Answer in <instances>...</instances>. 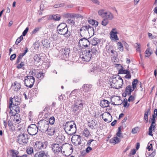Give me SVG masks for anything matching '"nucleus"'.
Listing matches in <instances>:
<instances>
[{
    "instance_id": "nucleus-32",
    "label": "nucleus",
    "mask_w": 157,
    "mask_h": 157,
    "mask_svg": "<svg viewBox=\"0 0 157 157\" xmlns=\"http://www.w3.org/2000/svg\"><path fill=\"white\" fill-rule=\"evenodd\" d=\"M74 103L83 105V101L81 98H77L74 100Z\"/></svg>"
},
{
    "instance_id": "nucleus-56",
    "label": "nucleus",
    "mask_w": 157,
    "mask_h": 157,
    "mask_svg": "<svg viewBox=\"0 0 157 157\" xmlns=\"http://www.w3.org/2000/svg\"><path fill=\"white\" fill-rule=\"evenodd\" d=\"M24 63L23 62H21L20 64H19L17 66V68L18 69L21 68L22 67L24 66Z\"/></svg>"
},
{
    "instance_id": "nucleus-37",
    "label": "nucleus",
    "mask_w": 157,
    "mask_h": 157,
    "mask_svg": "<svg viewBox=\"0 0 157 157\" xmlns=\"http://www.w3.org/2000/svg\"><path fill=\"white\" fill-rule=\"evenodd\" d=\"M82 133L83 136L85 137H88L90 134L89 131L87 128L84 129Z\"/></svg>"
},
{
    "instance_id": "nucleus-33",
    "label": "nucleus",
    "mask_w": 157,
    "mask_h": 157,
    "mask_svg": "<svg viewBox=\"0 0 157 157\" xmlns=\"http://www.w3.org/2000/svg\"><path fill=\"white\" fill-rule=\"evenodd\" d=\"M120 141L121 139L116 137H114L110 140V143L114 144H117L120 142Z\"/></svg>"
},
{
    "instance_id": "nucleus-6",
    "label": "nucleus",
    "mask_w": 157,
    "mask_h": 157,
    "mask_svg": "<svg viewBox=\"0 0 157 157\" xmlns=\"http://www.w3.org/2000/svg\"><path fill=\"white\" fill-rule=\"evenodd\" d=\"M24 82L25 86L31 88L33 86L35 82V78L32 76H26L25 77Z\"/></svg>"
},
{
    "instance_id": "nucleus-18",
    "label": "nucleus",
    "mask_w": 157,
    "mask_h": 157,
    "mask_svg": "<svg viewBox=\"0 0 157 157\" xmlns=\"http://www.w3.org/2000/svg\"><path fill=\"white\" fill-rule=\"evenodd\" d=\"M117 32L116 31V29H113L110 33V38L112 40L114 41H116L119 40V38L117 35Z\"/></svg>"
},
{
    "instance_id": "nucleus-44",
    "label": "nucleus",
    "mask_w": 157,
    "mask_h": 157,
    "mask_svg": "<svg viewBox=\"0 0 157 157\" xmlns=\"http://www.w3.org/2000/svg\"><path fill=\"white\" fill-rule=\"evenodd\" d=\"M26 152L28 154H31L33 152V148L31 147H28L26 149Z\"/></svg>"
},
{
    "instance_id": "nucleus-57",
    "label": "nucleus",
    "mask_w": 157,
    "mask_h": 157,
    "mask_svg": "<svg viewBox=\"0 0 157 157\" xmlns=\"http://www.w3.org/2000/svg\"><path fill=\"white\" fill-rule=\"evenodd\" d=\"M136 45H135V47L136 48V50L137 51H140V44L138 43H136Z\"/></svg>"
},
{
    "instance_id": "nucleus-25",
    "label": "nucleus",
    "mask_w": 157,
    "mask_h": 157,
    "mask_svg": "<svg viewBox=\"0 0 157 157\" xmlns=\"http://www.w3.org/2000/svg\"><path fill=\"white\" fill-rule=\"evenodd\" d=\"M109 102L107 100H103L101 101L100 102V105L101 107L103 108L108 107L109 105Z\"/></svg>"
},
{
    "instance_id": "nucleus-10",
    "label": "nucleus",
    "mask_w": 157,
    "mask_h": 157,
    "mask_svg": "<svg viewBox=\"0 0 157 157\" xmlns=\"http://www.w3.org/2000/svg\"><path fill=\"white\" fill-rule=\"evenodd\" d=\"M21 101V98L17 96H14L13 98H10V99L9 108H10L12 105H20Z\"/></svg>"
},
{
    "instance_id": "nucleus-28",
    "label": "nucleus",
    "mask_w": 157,
    "mask_h": 157,
    "mask_svg": "<svg viewBox=\"0 0 157 157\" xmlns=\"http://www.w3.org/2000/svg\"><path fill=\"white\" fill-rule=\"evenodd\" d=\"M88 35L90 37L93 36L94 34V29L93 27L88 25Z\"/></svg>"
},
{
    "instance_id": "nucleus-38",
    "label": "nucleus",
    "mask_w": 157,
    "mask_h": 157,
    "mask_svg": "<svg viewBox=\"0 0 157 157\" xmlns=\"http://www.w3.org/2000/svg\"><path fill=\"white\" fill-rule=\"evenodd\" d=\"M101 116L102 119L108 117L109 118H112L110 114L108 112H105L103 113Z\"/></svg>"
},
{
    "instance_id": "nucleus-53",
    "label": "nucleus",
    "mask_w": 157,
    "mask_h": 157,
    "mask_svg": "<svg viewBox=\"0 0 157 157\" xmlns=\"http://www.w3.org/2000/svg\"><path fill=\"white\" fill-rule=\"evenodd\" d=\"M117 45L119 47L118 49L121 51H123V47L122 44L120 42H119L117 43Z\"/></svg>"
},
{
    "instance_id": "nucleus-30",
    "label": "nucleus",
    "mask_w": 157,
    "mask_h": 157,
    "mask_svg": "<svg viewBox=\"0 0 157 157\" xmlns=\"http://www.w3.org/2000/svg\"><path fill=\"white\" fill-rule=\"evenodd\" d=\"M117 65L118 66H120L121 67V68L119 70V73L118 74H128L129 73H130V71L128 70H125L123 69V68L122 66L120 64H117Z\"/></svg>"
},
{
    "instance_id": "nucleus-2",
    "label": "nucleus",
    "mask_w": 157,
    "mask_h": 157,
    "mask_svg": "<svg viewBox=\"0 0 157 157\" xmlns=\"http://www.w3.org/2000/svg\"><path fill=\"white\" fill-rule=\"evenodd\" d=\"M66 132L70 135L74 134L76 132V125L73 121H67L63 124Z\"/></svg>"
},
{
    "instance_id": "nucleus-17",
    "label": "nucleus",
    "mask_w": 157,
    "mask_h": 157,
    "mask_svg": "<svg viewBox=\"0 0 157 157\" xmlns=\"http://www.w3.org/2000/svg\"><path fill=\"white\" fill-rule=\"evenodd\" d=\"M101 40V39H99L96 37L93 38L91 41V44L93 46L91 47V48L93 47H94L95 48H97L98 51V45L100 43Z\"/></svg>"
},
{
    "instance_id": "nucleus-1",
    "label": "nucleus",
    "mask_w": 157,
    "mask_h": 157,
    "mask_svg": "<svg viewBox=\"0 0 157 157\" xmlns=\"http://www.w3.org/2000/svg\"><path fill=\"white\" fill-rule=\"evenodd\" d=\"M97 48L93 47L91 49H89L82 52V60L86 62H88L93 57L96 56V54L98 52Z\"/></svg>"
},
{
    "instance_id": "nucleus-4",
    "label": "nucleus",
    "mask_w": 157,
    "mask_h": 157,
    "mask_svg": "<svg viewBox=\"0 0 157 157\" xmlns=\"http://www.w3.org/2000/svg\"><path fill=\"white\" fill-rule=\"evenodd\" d=\"M49 125L48 121L45 120H40L37 123L39 130L43 132H46Z\"/></svg>"
},
{
    "instance_id": "nucleus-5",
    "label": "nucleus",
    "mask_w": 157,
    "mask_h": 157,
    "mask_svg": "<svg viewBox=\"0 0 157 157\" xmlns=\"http://www.w3.org/2000/svg\"><path fill=\"white\" fill-rule=\"evenodd\" d=\"M29 139L27 134L21 133L17 137V142L21 145H25L28 142Z\"/></svg>"
},
{
    "instance_id": "nucleus-58",
    "label": "nucleus",
    "mask_w": 157,
    "mask_h": 157,
    "mask_svg": "<svg viewBox=\"0 0 157 157\" xmlns=\"http://www.w3.org/2000/svg\"><path fill=\"white\" fill-rule=\"evenodd\" d=\"M93 141L95 142V140H94L93 139H90V140H88L87 142V145L88 146V147H90V146L91 145V143Z\"/></svg>"
},
{
    "instance_id": "nucleus-36",
    "label": "nucleus",
    "mask_w": 157,
    "mask_h": 157,
    "mask_svg": "<svg viewBox=\"0 0 157 157\" xmlns=\"http://www.w3.org/2000/svg\"><path fill=\"white\" fill-rule=\"evenodd\" d=\"M10 152L12 154L11 155L12 157H16L18 156L19 154V152L16 150L11 149Z\"/></svg>"
},
{
    "instance_id": "nucleus-45",
    "label": "nucleus",
    "mask_w": 157,
    "mask_h": 157,
    "mask_svg": "<svg viewBox=\"0 0 157 157\" xmlns=\"http://www.w3.org/2000/svg\"><path fill=\"white\" fill-rule=\"evenodd\" d=\"M152 53V51H150V49L149 48H147L145 51V54L147 55L146 56H145L148 57Z\"/></svg>"
},
{
    "instance_id": "nucleus-63",
    "label": "nucleus",
    "mask_w": 157,
    "mask_h": 157,
    "mask_svg": "<svg viewBox=\"0 0 157 157\" xmlns=\"http://www.w3.org/2000/svg\"><path fill=\"white\" fill-rule=\"evenodd\" d=\"M112 118H109L108 117L105 118L103 119L106 122H109L111 121V119Z\"/></svg>"
},
{
    "instance_id": "nucleus-42",
    "label": "nucleus",
    "mask_w": 157,
    "mask_h": 157,
    "mask_svg": "<svg viewBox=\"0 0 157 157\" xmlns=\"http://www.w3.org/2000/svg\"><path fill=\"white\" fill-rule=\"evenodd\" d=\"M41 58L40 56L38 55H36L34 57V60L35 62L38 63H39L40 60L41 59Z\"/></svg>"
},
{
    "instance_id": "nucleus-7",
    "label": "nucleus",
    "mask_w": 157,
    "mask_h": 157,
    "mask_svg": "<svg viewBox=\"0 0 157 157\" xmlns=\"http://www.w3.org/2000/svg\"><path fill=\"white\" fill-rule=\"evenodd\" d=\"M106 52L111 56L112 58L115 59L118 55V52L115 50V47L112 45H109L107 47Z\"/></svg>"
},
{
    "instance_id": "nucleus-52",
    "label": "nucleus",
    "mask_w": 157,
    "mask_h": 157,
    "mask_svg": "<svg viewBox=\"0 0 157 157\" xmlns=\"http://www.w3.org/2000/svg\"><path fill=\"white\" fill-rule=\"evenodd\" d=\"M109 21L107 19H104L101 22V24L104 26H106L108 23Z\"/></svg>"
},
{
    "instance_id": "nucleus-23",
    "label": "nucleus",
    "mask_w": 157,
    "mask_h": 157,
    "mask_svg": "<svg viewBox=\"0 0 157 157\" xmlns=\"http://www.w3.org/2000/svg\"><path fill=\"white\" fill-rule=\"evenodd\" d=\"M83 105H81L78 106L75 104L74 103L73 105L71 107V109L74 113H75L77 111H79L80 110H81L83 108Z\"/></svg>"
},
{
    "instance_id": "nucleus-26",
    "label": "nucleus",
    "mask_w": 157,
    "mask_h": 157,
    "mask_svg": "<svg viewBox=\"0 0 157 157\" xmlns=\"http://www.w3.org/2000/svg\"><path fill=\"white\" fill-rule=\"evenodd\" d=\"M97 122L95 120H93L91 121L88 122V126L92 129H94V127L96 125Z\"/></svg>"
},
{
    "instance_id": "nucleus-8",
    "label": "nucleus",
    "mask_w": 157,
    "mask_h": 157,
    "mask_svg": "<svg viewBox=\"0 0 157 157\" xmlns=\"http://www.w3.org/2000/svg\"><path fill=\"white\" fill-rule=\"evenodd\" d=\"M70 52V48L68 47H65L60 50L59 53L62 59H66L68 57Z\"/></svg>"
},
{
    "instance_id": "nucleus-55",
    "label": "nucleus",
    "mask_w": 157,
    "mask_h": 157,
    "mask_svg": "<svg viewBox=\"0 0 157 157\" xmlns=\"http://www.w3.org/2000/svg\"><path fill=\"white\" fill-rule=\"evenodd\" d=\"M7 124H8V126L9 127H11V128L13 130V125L12 124V121L10 120H9Z\"/></svg>"
},
{
    "instance_id": "nucleus-19",
    "label": "nucleus",
    "mask_w": 157,
    "mask_h": 157,
    "mask_svg": "<svg viewBox=\"0 0 157 157\" xmlns=\"http://www.w3.org/2000/svg\"><path fill=\"white\" fill-rule=\"evenodd\" d=\"M51 146L52 150L55 153H58L62 151L61 146L58 144H53Z\"/></svg>"
},
{
    "instance_id": "nucleus-50",
    "label": "nucleus",
    "mask_w": 157,
    "mask_h": 157,
    "mask_svg": "<svg viewBox=\"0 0 157 157\" xmlns=\"http://www.w3.org/2000/svg\"><path fill=\"white\" fill-rule=\"evenodd\" d=\"M151 106H149L148 109L145 111L144 115L146 114V115H147V116L150 115L151 113Z\"/></svg>"
},
{
    "instance_id": "nucleus-13",
    "label": "nucleus",
    "mask_w": 157,
    "mask_h": 157,
    "mask_svg": "<svg viewBox=\"0 0 157 157\" xmlns=\"http://www.w3.org/2000/svg\"><path fill=\"white\" fill-rule=\"evenodd\" d=\"M78 44L80 47L83 46L85 48L88 47L90 44V42L87 38L85 37L80 39L78 42Z\"/></svg>"
},
{
    "instance_id": "nucleus-54",
    "label": "nucleus",
    "mask_w": 157,
    "mask_h": 157,
    "mask_svg": "<svg viewBox=\"0 0 157 157\" xmlns=\"http://www.w3.org/2000/svg\"><path fill=\"white\" fill-rule=\"evenodd\" d=\"M147 148L148 149L149 151H150V150L153 151V149L152 148V144L149 143L148 144Z\"/></svg>"
},
{
    "instance_id": "nucleus-59",
    "label": "nucleus",
    "mask_w": 157,
    "mask_h": 157,
    "mask_svg": "<svg viewBox=\"0 0 157 157\" xmlns=\"http://www.w3.org/2000/svg\"><path fill=\"white\" fill-rule=\"evenodd\" d=\"M77 15H78V14H76L75 13H71L70 14V18L71 19H74V18L75 17H76Z\"/></svg>"
},
{
    "instance_id": "nucleus-41",
    "label": "nucleus",
    "mask_w": 157,
    "mask_h": 157,
    "mask_svg": "<svg viewBox=\"0 0 157 157\" xmlns=\"http://www.w3.org/2000/svg\"><path fill=\"white\" fill-rule=\"evenodd\" d=\"M43 46L46 48H48L49 47L50 42L48 40H44V41L42 42Z\"/></svg>"
},
{
    "instance_id": "nucleus-49",
    "label": "nucleus",
    "mask_w": 157,
    "mask_h": 157,
    "mask_svg": "<svg viewBox=\"0 0 157 157\" xmlns=\"http://www.w3.org/2000/svg\"><path fill=\"white\" fill-rule=\"evenodd\" d=\"M24 56L23 55H22V54L21 53H20L17 57V60L16 61V63H19L20 62L21 59Z\"/></svg>"
},
{
    "instance_id": "nucleus-3",
    "label": "nucleus",
    "mask_w": 157,
    "mask_h": 157,
    "mask_svg": "<svg viewBox=\"0 0 157 157\" xmlns=\"http://www.w3.org/2000/svg\"><path fill=\"white\" fill-rule=\"evenodd\" d=\"M57 31L59 34L63 35L66 38L69 37L71 35L70 32L68 31L67 26L65 23H61L59 24L57 28Z\"/></svg>"
},
{
    "instance_id": "nucleus-20",
    "label": "nucleus",
    "mask_w": 157,
    "mask_h": 157,
    "mask_svg": "<svg viewBox=\"0 0 157 157\" xmlns=\"http://www.w3.org/2000/svg\"><path fill=\"white\" fill-rule=\"evenodd\" d=\"M11 117L13 118L15 123L19 124L21 120V118L20 117V115L19 114L14 113L13 115H11Z\"/></svg>"
},
{
    "instance_id": "nucleus-12",
    "label": "nucleus",
    "mask_w": 157,
    "mask_h": 157,
    "mask_svg": "<svg viewBox=\"0 0 157 157\" xmlns=\"http://www.w3.org/2000/svg\"><path fill=\"white\" fill-rule=\"evenodd\" d=\"M81 139L82 138L80 136L75 135L72 137L71 141L76 145H79L81 143Z\"/></svg>"
},
{
    "instance_id": "nucleus-22",
    "label": "nucleus",
    "mask_w": 157,
    "mask_h": 157,
    "mask_svg": "<svg viewBox=\"0 0 157 157\" xmlns=\"http://www.w3.org/2000/svg\"><path fill=\"white\" fill-rule=\"evenodd\" d=\"M92 85L91 84H84L82 88V90L84 92L87 93L90 91L92 89Z\"/></svg>"
},
{
    "instance_id": "nucleus-16",
    "label": "nucleus",
    "mask_w": 157,
    "mask_h": 157,
    "mask_svg": "<svg viewBox=\"0 0 157 157\" xmlns=\"http://www.w3.org/2000/svg\"><path fill=\"white\" fill-rule=\"evenodd\" d=\"M20 105H14L13 106H12L10 107V113L11 115H13L14 113L16 114H18L20 112Z\"/></svg>"
},
{
    "instance_id": "nucleus-15",
    "label": "nucleus",
    "mask_w": 157,
    "mask_h": 157,
    "mask_svg": "<svg viewBox=\"0 0 157 157\" xmlns=\"http://www.w3.org/2000/svg\"><path fill=\"white\" fill-rule=\"evenodd\" d=\"M110 82L112 84L110 85V86H111L112 88H115L117 89L120 88L118 87V85L119 84H118L119 80L117 79V78H116V77L115 75L113 77L112 80Z\"/></svg>"
},
{
    "instance_id": "nucleus-31",
    "label": "nucleus",
    "mask_w": 157,
    "mask_h": 157,
    "mask_svg": "<svg viewBox=\"0 0 157 157\" xmlns=\"http://www.w3.org/2000/svg\"><path fill=\"white\" fill-rule=\"evenodd\" d=\"M134 90V89H132L131 86L130 85H128L127 86L125 90V92L127 93L128 95H130L131 93Z\"/></svg>"
},
{
    "instance_id": "nucleus-46",
    "label": "nucleus",
    "mask_w": 157,
    "mask_h": 157,
    "mask_svg": "<svg viewBox=\"0 0 157 157\" xmlns=\"http://www.w3.org/2000/svg\"><path fill=\"white\" fill-rule=\"evenodd\" d=\"M67 22L71 25H75L74 19H68L67 20Z\"/></svg>"
},
{
    "instance_id": "nucleus-9",
    "label": "nucleus",
    "mask_w": 157,
    "mask_h": 157,
    "mask_svg": "<svg viewBox=\"0 0 157 157\" xmlns=\"http://www.w3.org/2000/svg\"><path fill=\"white\" fill-rule=\"evenodd\" d=\"M38 130V126L35 124H32L28 126L27 131L30 135L33 136L37 133Z\"/></svg>"
},
{
    "instance_id": "nucleus-60",
    "label": "nucleus",
    "mask_w": 157,
    "mask_h": 157,
    "mask_svg": "<svg viewBox=\"0 0 157 157\" xmlns=\"http://www.w3.org/2000/svg\"><path fill=\"white\" fill-rule=\"evenodd\" d=\"M41 28L39 27H37L35 28L33 31L32 33L33 34H35L38 31H39V29Z\"/></svg>"
},
{
    "instance_id": "nucleus-61",
    "label": "nucleus",
    "mask_w": 157,
    "mask_h": 157,
    "mask_svg": "<svg viewBox=\"0 0 157 157\" xmlns=\"http://www.w3.org/2000/svg\"><path fill=\"white\" fill-rule=\"evenodd\" d=\"M29 28L27 27V28H26L24 30V31L23 32V33H22V36H25L27 32H28V30H29Z\"/></svg>"
},
{
    "instance_id": "nucleus-48",
    "label": "nucleus",
    "mask_w": 157,
    "mask_h": 157,
    "mask_svg": "<svg viewBox=\"0 0 157 157\" xmlns=\"http://www.w3.org/2000/svg\"><path fill=\"white\" fill-rule=\"evenodd\" d=\"M103 10H99L98 12V14L102 17H104L105 16V13H106Z\"/></svg>"
},
{
    "instance_id": "nucleus-27",
    "label": "nucleus",
    "mask_w": 157,
    "mask_h": 157,
    "mask_svg": "<svg viewBox=\"0 0 157 157\" xmlns=\"http://www.w3.org/2000/svg\"><path fill=\"white\" fill-rule=\"evenodd\" d=\"M14 87V91H18L21 88V84L20 83L15 81L14 83V85L12 86Z\"/></svg>"
},
{
    "instance_id": "nucleus-47",
    "label": "nucleus",
    "mask_w": 157,
    "mask_h": 157,
    "mask_svg": "<svg viewBox=\"0 0 157 157\" xmlns=\"http://www.w3.org/2000/svg\"><path fill=\"white\" fill-rule=\"evenodd\" d=\"M48 123H49L51 125L53 124L55 121V119L53 116L51 117L49 119Z\"/></svg>"
},
{
    "instance_id": "nucleus-51",
    "label": "nucleus",
    "mask_w": 157,
    "mask_h": 157,
    "mask_svg": "<svg viewBox=\"0 0 157 157\" xmlns=\"http://www.w3.org/2000/svg\"><path fill=\"white\" fill-rule=\"evenodd\" d=\"M124 107H127L128 108L129 106V104H128V101H127V100L126 98H125L124 100Z\"/></svg>"
},
{
    "instance_id": "nucleus-34",
    "label": "nucleus",
    "mask_w": 157,
    "mask_h": 157,
    "mask_svg": "<svg viewBox=\"0 0 157 157\" xmlns=\"http://www.w3.org/2000/svg\"><path fill=\"white\" fill-rule=\"evenodd\" d=\"M105 14V16L104 17L106 18L107 20H112L113 17V14L109 12H106Z\"/></svg>"
},
{
    "instance_id": "nucleus-21",
    "label": "nucleus",
    "mask_w": 157,
    "mask_h": 157,
    "mask_svg": "<svg viewBox=\"0 0 157 157\" xmlns=\"http://www.w3.org/2000/svg\"><path fill=\"white\" fill-rule=\"evenodd\" d=\"M43 73L41 72H38V70H34L33 71L32 75L34 76L37 78L40 79L44 78Z\"/></svg>"
},
{
    "instance_id": "nucleus-62",
    "label": "nucleus",
    "mask_w": 157,
    "mask_h": 157,
    "mask_svg": "<svg viewBox=\"0 0 157 157\" xmlns=\"http://www.w3.org/2000/svg\"><path fill=\"white\" fill-rule=\"evenodd\" d=\"M156 155L155 150L153 151V152L149 155V157H154Z\"/></svg>"
},
{
    "instance_id": "nucleus-29",
    "label": "nucleus",
    "mask_w": 157,
    "mask_h": 157,
    "mask_svg": "<svg viewBox=\"0 0 157 157\" xmlns=\"http://www.w3.org/2000/svg\"><path fill=\"white\" fill-rule=\"evenodd\" d=\"M48 135L50 136H52L54 134L55 132V129L53 127H49L48 128V130L46 131Z\"/></svg>"
},
{
    "instance_id": "nucleus-24",
    "label": "nucleus",
    "mask_w": 157,
    "mask_h": 157,
    "mask_svg": "<svg viewBox=\"0 0 157 157\" xmlns=\"http://www.w3.org/2000/svg\"><path fill=\"white\" fill-rule=\"evenodd\" d=\"M34 157H48V156L45 151H41L35 154Z\"/></svg>"
},
{
    "instance_id": "nucleus-39",
    "label": "nucleus",
    "mask_w": 157,
    "mask_h": 157,
    "mask_svg": "<svg viewBox=\"0 0 157 157\" xmlns=\"http://www.w3.org/2000/svg\"><path fill=\"white\" fill-rule=\"evenodd\" d=\"M89 23L92 25L96 27L98 25V22L97 21H95L94 20H89L88 21Z\"/></svg>"
},
{
    "instance_id": "nucleus-64",
    "label": "nucleus",
    "mask_w": 157,
    "mask_h": 157,
    "mask_svg": "<svg viewBox=\"0 0 157 157\" xmlns=\"http://www.w3.org/2000/svg\"><path fill=\"white\" fill-rule=\"evenodd\" d=\"M157 116V109H155L154 111V114L152 115V117H154L155 118H156Z\"/></svg>"
},
{
    "instance_id": "nucleus-40",
    "label": "nucleus",
    "mask_w": 157,
    "mask_h": 157,
    "mask_svg": "<svg viewBox=\"0 0 157 157\" xmlns=\"http://www.w3.org/2000/svg\"><path fill=\"white\" fill-rule=\"evenodd\" d=\"M60 17L59 15L57 14L52 15L51 19H53L55 21H58L60 20Z\"/></svg>"
},
{
    "instance_id": "nucleus-14",
    "label": "nucleus",
    "mask_w": 157,
    "mask_h": 157,
    "mask_svg": "<svg viewBox=\"0 0 157 157\" xmlns=\"http://www.w3.org/2000/svg\"><path fill=\"white\" fill-rule=\"evenodd\" d=\"M88 25H82L80 29V35L82 37L88 36Z\"/></svg>"
},
{
    "instance_id": "nucleus-35",
    "label": "nucleus",
    "mask_w": 157,
    "mask_h": 157,
    "mask_svg": "<svg viewBox=\"0 0 157 157\" xmlns=\"http://www.w3.org/2000/svg\"><path fill=\"white\" fill-rule=\"evenodd\" d=\"M116 78H117V79L119 80V83H121V84H119L118 87L119 88H121L122 87V86L123 84V80L121 78V77L118 75H115Z\"/></svg>"
},
{
    "instance_id": "nucleus-43",
    "label": "nucleus",
    "mask_w": 157,
    "mask_h": 157,
    "mask_svg": "<svg viewBox=\"0 0 157 157\" xmlns=\"http://www.w3.org/2000/svg\"><path fill=\"white\" fill-rule=\"evenodd\" d=\"M138 80L137 79H134L132 82V88L135 89L136 87V85L137 83Z\"/></svg>"
},
{
    "instance_id": "nucleus-11",
    "label": "nucleus",
    "mask_w": 157,
    "mask_h": 157,
    "mask_svg": "<svg viewBox=\"0 0 157 157\" xmlns=\"http://www.w3.org/2000/svg\"><path fill=\"white\" fill-rule=\"evenodd\" d=\"M47 147L45 143L41 141H36L34 146L35 149L36 151H39Z\"/></svg>"
}]
</instances>
